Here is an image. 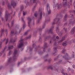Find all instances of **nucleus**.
<instances>
[{
    "label": "nucleus",
    "mask_w": 75,
    "mask_h": 75,
    "mask_svg": "<svg viewBox=\"0 0 75 75\" xmlns=\"http://www.w3.org/2000/svg\"><path fill=\"white\" fill-rule=\"evenodd\" d=\"M44 47H44L40 48L38 50V53L39 54H42L45 52L44 50H45V48H47V47H48L47 43L45 42L44 43Z\"/></svg>",
    "instance_id": "1"
},
{
    "label": "nucleus",
    "mask_w": 75,
    "mask_h": 75,
    "mask_svg": "<svg viewBox=\"0 0 75 75\" xmlns=\"http://www.w3.org/2000/svg\"><path fill=\"white\" fill-rule=\"evenodd\" d=\"M48 69H50L52 71H57V64H54V66H53L52 65H50L48 67Z\"/></svg>",
    "instance_id": "2"
},
{
    "label": "nucleus",
    "mask_w": 75,
    "mask_h": 75,
    "mask_svg": "<svg viewBox=\"0 0 75 75\" xmlns=\"http://www.w3.org/2000/svg\"><path fill=\"white\" fill-rule=\"evenodd\" d=\"M39 18L38 20L37 21L38 23H39L40 21V20H41L42 19V11L40 9H39Z\"/></svg>",
    "instance_id": "3"
},
{
    "label": "nucleus",
    "mask_w": 75,
    "mask_h": 75,
    "mask_svg": "<svg viewBox=\"0 0 75 75\" xmlns=\"http://www.w3.org/2000/svg\"><path fill=\"white\" fill-rule=\"evenodd\" d=\"M46 10L47 11V15H50L51 14V10L50 9V6H49V5L48 4H47V7H46Z\"/></svg>",
    "instance_id": "4"
},
{
    "label": "nucleus",
    "mask_w": 75,
    "mask_h": 75,
    "mask_svg": "<svg viewBox=\"0 0 75 75\" xmlns=\"http://www.w3.org/2000/svg\"><path fill=\"white\" fill-rule=\"evenodd\" d=\"M19 42H20L18 45V48H21L24 46V42H23V40L21 39L20 40H19Z\"/></svg>",
    "instance_id": "5"
},
{
    "label": "nucleus",
    "mask_w": 75,
    "mask_h": 75,
    "mask_svg": "<svg viewBox=\"0 0 75 75\" xmlns=\"http://www.w3.org/2000/svg\"><path fill=\"white\" fill-rule=\"evenodd\" d=\"M57 46V42H55L54 43V47L53 48L54 50V51H55V52L53 53V56H55V55H56V53H57V47H55Z\"/></svg>",
    "instance_id": "6"
},
{
    "label": "nucleus",
    "mask_w": 75,
    "mask_h": 75,
    "mask_svg": "<svg viewBox=\"0 0 75 75\" xmlns=\"http://www.w3.org/2000/svg\"><path fill=\"white\" fill-rule=\"evenodd\" d=\"M10 17H11V15L10 13H8L7 11H6L5 17L6 21L8 20V18H10Z\"/></svg>",
    "instance_id": "7"
},
{
    "label": "nucleus",
    "mask_w": 75,
    "mask_h": 75,
    "mask_svg": "<svg viewBox=\"0 0 75 75\" xmlns=\"http://www.w3.org/2000/svg\"><path fill=\"white\" fill-rule=\"evenodd\" d=\"M65 56L63 57V58H64L65 59H66L67 60H70V59H71V58L68 56V53H66L65 54Z\"/></svg>",
    "instance_id": "8"
},
{
    "label": "nucleus",
    "mask_w": 75,
    "mask_h": 75,
    "mask_svg": "<svg viewBox=\"0 0 75 75\" xmlns=\"http://www.w3.org/2000/svg\"><path fill=\"white\" fill-rule=\"evenodd\" d=\"M69 13H71L70 14V15H71V16H69V18H73L74 17V16L73 15V14H72L71 13H74V14L75 15V10H70L69 11Z\"/></svg>",
    "instance_id": "9"
},
{
    "label": "nucleus",
    "mask_w": 75,
    "mask_h": 75,
    "mask_svg": "<svg viewBox=\"0 0 75 75\" xmlns=\"http://www.w3.org/2000/svg\"><path fill=\"white\" fill-rule=\"evenodd\" d=\"M64 3H62V4H63V6H64V7H67V6H69V2L68 1H65Z\"/></svg>",
    "instance_id": "10"
},
{
    "label": "nucleus",
    "mask_w": 75,
    "mask_h": 75,
    "mask_svg": "<svg viewBox=\"0 0 75 75\" xmlns=\"http://www.w3.org/2000/svg\"><path fill=\"white\" fill-rule=\"evenodd\" d=\"M17 53V49H16L14 51V56L13 57V58L14 59H16V55Z\"/></svg>",
    "instance_id": "11"
},
{
    "label": "nucleus",
    "mask_w": 75,
    "mask_h": 75,
    "mask_svg": "<svg viewBox=\"0 0 75 75\" xmlns=\"http://www.w3.org/2000/svg\"><path fill=\"white\" fill-rule=\"evenodd\" d=\"M11 5L12 6L13 8H14L15 7H16L17 5V4L14 2L13 0L12 1L11 3Z\"/></svg>",
    "instance_id": "12"
},
{
    "label": "nucleus",
    "mask_w": 75,
    "mask_h": 75,
    "mask_svg": "<svg viewBox=\"0 0 75 75\" xmlns=\"http://www.w3.org/2000/svg\"><path fill=\"white\" fill-rule=\"evenodd\" d=\"M21 20L23 23V28H24L25 27H26V25L25 24V21L23 19V18H21Z\"/></svg>",
    "instance_id": "13"
},
{
    "label": "nucleus",
    "mask_w": 75,
    "mask_h": 75,
    "mask_svg": "<svg viewBox=\"0 0 75 75\" xmlns=\"http://www.w3.org/2000/svg\"><path fill=\"white\" fill-rule=\"evenodd\" d=\"M28 26L30 28H31L30 27V24H31V19L29 17H28Z\"/></svg>",
    "instance_id": "14"
},
{
    "label": "nucleus",
    "mask_w": 75,
    "mask_h": 75,
    "mask_svg": "<svg viewBox=\"0 0 75 75\" xmlns=\"http://www.w3.org/2000/svg\"><path fill=\"white\" fill-rule=\"evenodd\" d=\"M54 26H52L50 28V29L49 30V32L51 34H52L53 33L52 32V31H53V29H54Z\"/></svg>",
    "instance_id": "15"
},
{
    "label": "nucleus",
    "mask_w": 75,
    "mask_h": 75,
    "mask_svg": "<svg viewBox=\"0 0 75 75\" xmlns=\"http://www.w3.org/2000/svg\"><path fill=\"white\" fill-rule=\"evenodd\" d=\"M57 33L58 35H62V33H61V32L59 31V27H58L57 28Z\"/></svg>",
    "instance_id": "16"
},
{
    "label": "nucleus",
    "mask_w": 75,
    "mask_h": 75,
    "mask_svg": "<svg viewBox=\"0 0 75 75\" xmlns=\"http://www.w3.org/2000/svg\"><path fill=\"white\" fill-rule=\"evenodd\" d=\"M57 23V18H54L53 20V22L52 23V25H54L56 23Z\"/></svg>",
    "instance_id": "17"
},
{
    "label": "nucleus",
    "mask_w": 75,
    "mask_h": 75,
    "mask_svg": "<svg viewBox=\"0 0 75 75\" xmlns=\"http://www.w3.org/2000/svg\"><path fill=\"white\" fill-rule=\"evenodd\" d=\"M32 47L33 48H35L36 51H37L38 48V47H37V46L35 44H33L32 45Z\"/></svg>",
    "instance_id": "18"
},
{
    "label": "nucleus",
    "mask_w": 75,
    "mask_h": 75,
    "mask_svg": "<svg viewBox=\"0 0 75 75\" xmlns=\"http://www.w3.org/2000/svg\"><path fill=\"white\" fill-rule=\"evenodd\" d=\"M66 38V36H64L63 38H62V40H61L60 41H59L58 43H61L63 41H64L65 40V38Z\"/></svg>",
    "instance_id": "19"
},
{
    "label": "nucleus",
    "mask_w": 75,
    "mask_h": 75,
    "mask_svg": "<svg viewBox=\"0 0 75 75\" xmlns=\"http://www.w3.org/2000/svg\"><path fill=\"white\" fill-rule=\"evenodd\" d=\"M11 58H10L8 60V63L6 65V66H7L8 64H10V63L11 62Z\"/></svg>",
    "instance_id": "20"
},
{
    "label": "nucleus",
    "mask_w": 75,
    "mask_h": 75,
    "mask_svg": "<svg viewBox=\"0 0 75 75\" xmlns=\"http://www.w3.org/2000/svg\"><path fill=\"white\" fill-rule=\"evenodd\" d=\"M52 39L54 41H55L57 40V36H56V35H53L52 38Z\"/></svg>",
    "instance_id": "21"
},
{
    "label": "nucleus",
    "mask_w": 75,
    "mask_h": 75,
    "mask_svg": "<svg viewBox=\"0 0 75 75\" xmlns=\"http://www.w3.org/2000/svg\"><path fill=\"white\" fill-rule=\"evenodd\" d=\"M75 26L72 29L71 31V34H74L75 33Z\"/></svg>",
    "instance_id": "22"
},
{
    "label": "nucleus",
    "mask_w": 75,
    "mask_h": 75,
    "mask_svg": "<svg viewBox=\"0 0 75 75\" xmlns=\"http://www.w3.org/2000/svg\"><path fill=\"white\" fill-rule=\"evenodd\" d=\"M53 7L54 8V10H55V9H56V7H57V4H55V2H53Z\"/></svg>",
    "instance_id": "23"
},
{
    "label": "nucleus",
    "mask_w": 75,
    "mask_h": 75,
    "mask_svg": "<svg viewBox=\"0 0 75 75\" xmlns=\"http://www.w3.org/2000/svg\"><path fill=\"white\" fill-rule=\"evenodd\" d=\"M62 45L64 47H65V46H67V42L65 41L63 42L62 43Z\"/></svg>",
    "instance_id": "24"
},
{
    "label": "nucleus",
    "mask_w": 75,
    "mask_h": 75,
    "mask_svg": "<svg viewBox=\"0 0 75 75\" xmlns=\"http://www.w3.org/2000/svg\"><path fill=\"white\" fill-rule=\"evenodd\" d=\"M16 40H17V39H15L13 41L12 40V39L11 38L10 40V41L11 42H15L16 41Z\"/></svg>",
    "instance_id": "25"
},
{
    "label": "nucleus",
    "mask_w": 75,
    "mask_h": 75,
    "mask_svg": "<svg viewBox=\"0 0 75 75\" xmlns=\"http://www.w3.org/2000/svg\"><path fill=\"white\" fill-rule=\"evenodd\" d=\"M58 9H60L61 8H62V6H61V4H59L58 5Z\"/></svg>",
    "instance_id": "26"
},
{
    "label": "nucleus",
    "mask_w": 75,
    "mask_h": 75,
    "mask_svg": "<svg viewBox=\"0 0 75 75\" xmlns=\"http://www.w3.org/2000/svg\"><path fill=\"white\" fill-rule=\"evenodd\" d=\"M13 48L14 47H13V46H9L8 47V50H10V49L12 50V49H13Z\"/></svg>",
    "instance_id": "27"
},
{
    "label": "nucleus",
    "mask_w": 75,
    "mask_h": 75,
    "mask_svg": "<svg viewBox=\"0 0 75 75\" xmlns=\"http://www.w3.org/2000/svg\"><path fill=\"white\" fill-rule=\"evenodd\" d=\"M2 10V8L0 7V16H1V14H2V12L0 11H1Z\"/></svg>",
    "instance_id": "28"
},
{
    "label": "nucleus",
    "mask_w": 75,
    "mask_h": 75,
    "mask_svg": "<svg viewBox=\"0 0 75 75\" xmlns=\"http://www.w3.org/2000/svg\"><path fill=\"white\" fill-rule=\"evenodd\" d=\"M8 7L9 9H11V5H10V4H8Z\"/></svg>",
    "instance_id": "29"
},
{
    "label": "nucleus",
    "mask_w": 75,
    "mask_h": 75,
    "mask_svg": "<svg viewBox=\"0 0 75 75\" xmlns=\"http://www.w3.org/2000/svg\"><path fill=\"white\" fill-rule=\"evenodd\" d=\"M14 31L13 30H11V32L10 35H12L13 34H14Z\"/></svg>",
    "instance_id": "30"
},
{
    "label": "nucleus",
    "mask_w": 75,
    "mask_h": 75,
    "mask_svg": "<svg viewBox=\"0 0 75 75\" xmlns=\"http://www.w3.org/2000/svg\"><path fill=\"white\" fill-rule=\"evenodd\" d=\"M39 30L40 32V34L41 35V31H42V29L41 28H39Z\"/></svg>",
    "instance_id": "31"
},
{
    "label": "nucleus",
    "mask_w": 75,
    "mask_h": 75,
    "mask_svg": "<svg viewBox=\"0 0 75 75\" xmlns=\"http://www.w3.org/2000/svg\"><path fill=\"white\" fill-rule=\"evenodd\" d=\"M65 51H66L65 49H63V50H62V53L65 54Z\"/></svg>",
    "instance_id": "32"
},
{
    "label": "nucleus",
    "mask_w": 75,
    "mask_h": 75,
    "mask_svg": "<svg viewBox=\"0 0 75 75\" xmlns=\"http://www.w3.org/2000/svg\"><path fill=\"white\" fill-rule=\"evenodd\" d=\"M61 72L62 73V74H63V75H68L67 74V73H64L62 71Z\"/></svg>",
    "instance_id": "33"
},
{
    "label": "nucleus",
    "mask_w": 75,
    "mask_h": 75,
    "mask_svg": "<svg viewBox=\"0 0 75 75\" xmlns=\"http://www.w3.org/2000/svg\"><path fill=\"white\" fill-rule=\"evenodd\" d=\"M50 38V36H48L46 37L45 39L46 40H48Z\"/></svg>",
    "instance_id": "34"
},
{
    "label": "nucleus",
    "mask_w": 75,
    "mask_h": 75,
    "mask_svg": "<svg viewBox=\"0 0 75 75\" xmlns=\"http://www.w3.org/2000/svg\"><path fill=\"white\" fill-rule=\"evenodd\" d=\"M38 15V13H37V12H36V13H35L34 14V16L35 17H37V15Z\"/></svg>",
    "instance_id": "35"
},
{
    "label": "nucleus",
    "mask_w": 75,
    "mask_h": 75,
    "mask_svg": "<svg viewBox=\"0 0 75 75\" xmlns=\"http://www.w3.org/2000/svg\"><path fill=\"white\" fill-rule=\"evenodd\" d=\"M62 13H65L66 12V10L65 9H64L62 11Z\"/></svg>",
    "instance_id": "36"
},
{
    "label": "nucleus",
    "mask_w": 75,
    "mask_h": 75,
    "mask_svg": "<svg viewBox=\"0 0 75 75\" xmlns=\"http://www.w3.org/2000/svg\"><path fill=\"white\" fill-rule=\"evenodd\" d=\"M28 30L26 32H25L24 34L25 35H26L28 34Z\"/></svg>",
    "instance_id": "37"
},
{
    "label": "nucleus",
    "mask_w": 75,
    "mask_h": 75,
    "mask_svg": "<svg viewBox=\"0 0 75 75\" xmlns=\"http://www.w3.org/2000/svg\"><path fill=\"white\" fill-rule=\"evenodd\" d=\"M23 6H21V11H22V10H23Z\"/></svg>",
    "instance_id": "38"
},
{
    "label": "nucleus",
    "mask_w": 75,
    "mask_h": 75,
    "mask_svg": "<svg viewBox=\"0 0 75 75\" xmlns=\"http://www.w3.org/2000/svg\"><path fill=\"white\" fill-rule=\"evenodd\" d=\"M14 25V20H13L11 23V26H13Z\"/></svg>",
    "instance_id": "39"
},
{
    "label": "nucleus",
    "mask_w": 75,
    "mask_h": 75,
    "mask_svg": "<svg viewBox=\"0 0 75 75\" xmlns=\"http://www.w3.org/2000/svg\"><path fill=\"white\" fill-rule=\"evenodd\" d=\"M45 24L44 23V24H43L42 25V29L45 28Z\"/></svg>",
    "instance_id": "40"
},
{
    "label": "nucleus",
    "mask_w": 75,
    "mask_h": 75,
    "mask_svg": "<svg viewBox=\"0 0 75 75\" xmlns=\"http://www.w3.org/2000/svg\"><path fill=\"white\" fill-rule=\"evenodd\" d=\"M6 48H7V46H5L4 48V50L2 52H4V50H6Z\"/></svg>",
    "instance_id": "41"
},
{
    "label": "nucleus",
    "mask_w": 75,
    "mask_h": 75,
    "mask_svg": "<svg viewBox=\"0 0 75 75\" xmlns=\"http://www.w3.org/2000/svg\"><path fill=\"white\" fill-rule=\"evenodd\" d=\"M70 23H72V19H71L69 20Z\"/></svg>",
    "instance_id": "42"
},
{
    "label": "nucleus",
    "mask_w": 75,
    "mask_h": 75,
    "mask_svg": "<svg viewBox=\"0 0 75 75\" xmlns=\"http://www.w3.org/2000/svg\"><path fill=\"white\" fill-rule=\"evenodd\" d=\"M11 53H12V51H10L8 53V55H10L11 54Z\"/></svg>",
    "instance_id": "43"
},
{
    "label": "nucleus",
    "mask_w": 75,
    "mask_h": 75,
    "mask_svg": "<svg viewBox=\"0 0 75 75\" xmlns=\"http://www.w3.org/2000/svg\"><path fill=\"white\" fill-rule=\"evenodd\" d=\"M8 39H7L6 40V44H7L8 43Z\"/></svg>",
    "instance_id": "44"
},
{
    "label": "nucleus",
    "mask_w": 75,
    "mask_h": 75,
    "mask_svg": "<svg viewBox=\"0 0 75 75\" xmlns=\"http://www.w3.org/2000/svg\"><path fill=\"white\" fill-rule=\"evenodd\" d=\"M30 38H31V35H30L28 37L26 38V39L27 40V39H30Z\"/></svg>",
    "instance_id": "45"
},
{
    "label": "nucleus",
    "mask_w": 75,
    "mask_h": 75,
    "mask_svg": "<svg viewBox=\"0 0 75 75\" xmlns=\"http://www.w3.org/2000/svg\"><path fill=\"white\" fill-rule=\"evenodd\" d=\"M42 39V38H41V37H40V38L39 40V41L40 42H41Z\"/></svg>",
    "instance_id": "46"
},
{
    "label": "nucleus",
    "mask_w": 75,
    "mask_h": 75,
    "mask_svg": "<svg viewBox=\"0 0 75 75\" xmlns=\"http://www.w3.org/2000/svg\"><path fill=\"white\" fill-rule=\"evenodd\" d=\"M37 33V31H35L33 33L34 35H35V34H36V33Z\"/></svg>",
    "instance_id": "47"
},
{
    "label": "nucleus",
    "mask_w": 75,
    "mask_h": 75,
    "mask_svg": "<svg viewBox=\"0 0 75 75\" xmlns=\"http://www.w3.org/2000/svg\"><path fill=\"white\" fill-rule=\"evenodd\" d=\"M47 57H48V54H46L44 57V58H47Z\"/></svg>",
    "instance_id": "48"
},
{
    "label": "nucleus",
    "mask_w": 75,
    "mask_h": 75,
    "mask_svg": "<svg viewBox=\"0 0 75 75\" xmlns=\"http://www.w3.org/2000/svg\"><path fill=\"white\" fill-rule=\"evenodd\" d=\"M59 20H60V18H57V21H58V23L59 22Z\"/></svg>",
    "instance_id": "49"
},
{
    "label": "nucleus",
    "mask_w": 75,
    "mask_h": 75,
    "mask_svg": "<svg viewBox=\"0 0 75 75\" xmlns=\"http://www.w3.org/2000/svg\"><path fill=\"white\" fill-rule=\"evenodd\" d=\"M2 44V42H1L0 43V48H1L2 47V45H1Z\"/></svg>",
    "instance_id": "50"
},
{
    "label": "nucleus",
    "mask_w": 75,
    "mask_h": 75,
    "mask_svg": "<svg viewBox=\"0 0 75 75\" xmlns=\"http://www.w3.org/2000/svg\"><path fill=\"white\" fill-rule=\"evenodd\" d=\"M61 57V55H59L57 57V58H60Z\"/></svg>",
    "instance_id": "51"
},
{
    "label": "nucleus",
    "mask_w": 75,
    "mask_h": 75,
    "mask_svg": "<svg viewBox=\"0 0 75 75\" xmlns=\"http://www.w3.org/2000/svg\"><path fill=\"white\" fill-rule=\"evenodd\" d=\"M3 32H4V29H2V30L1 31V34H3Z\"/></svg>",
    "instance_id": "52"
},
{
    "label": "nucleus",
    "mask_w": 75,
    "mask_h": 75,
    "mask_svg": "<svg viewBox=\"0 0 75 75\" xmlns=\"http://www.w3.org/2000/svg\"><path fill=\"white\" fill-rule=\"evenodd\" d=\"M22 29H21L20 30H19V31L18 33L19 34H20V33H21V31H22Z\"/></svg>",
    "instance_id": "53"
},
{
    "label": "nucleus",
    "mask_w": 75,
    "mask_h": 75,
    "mask_svg": "<svg viewBox=\"0 0 75 75\" xmlns=\"http://www.w3.org/2000/svg\"><path fill=\"white\" fill-rule=\"evenodd\" d=\"M2 53H3V52H0V57H1V56L2 55Z\"/></svg>",
    "instance_id": "54"
},
{
    "label": "nucleus",
    "mask_w": 75,
    "mask_h": 75,
    "mask_svg": "<svg viewBox=\"0 0 75 75\" xmlns=\"http://www.w3.org/2000/svg\"><path fill=\"white\" fill-rule=\"evenodd\" d=\"M23 16L25 15V12L23 11Z\"/></svg>",
    "instance_id": "55"
},
{
    "label": "nucleus",
    "mask_w": 75,
    "mask_h": 75,
    "mask_svg": "<svg viewBox=\"0 0 75 75\" xmlns=\"http://www.w3.org/2000/svg\"><path fill=\"white\" fill-rule=\"evenodd\" d=\"M63 30L65 31H67V28H63Z\"/></svg>",
    "instance_id": "56"
},
{
    "label": "nucleus",
    "mask_w": 75,
    "mask_h": 75,
    "mask_svg": "<svg viewBox=\"0 0 75 75\" xmlns=\"http://www.w3.org/2000/svg\"><path fill=\"white\" fill-rule=\"evenodd\" d=\"M15 34H18V32H17V30H15Z\"/></svg>",
    "instance_id": "57"
},
{
    "label": "nucleus",
    "mask_w": 75,
    "mask_h": 75,
    "mask_svg": "<svg viewBox=\"0 0 75 75\" xmlns=\"http://www.w3.org/2000/svg\"><path fill=\"white\" fill-rule=\"evenodd\" d=\"M2 6H4V1H3L2 3Z\"/></svg>",
    "instance_id": "58"
},
{
    "label": "nucleus",
    "mask_w": 75,
    "mask_h": 75,
    "mask_svg": "<svg viewBox=\"0 0 75 75\" xmlns=\"http://www.w3.org/2000/svg\"><path fill=\"white\" fill-rule=\"evenodd\" d=\"M67 17H68V16H67V15H66L64 16V18H67Z\"/></svg>",
    "instance_id": "59"
},
{
    "label": "nucleus",
    "mask_w": 75,
    "mask_h": 75,
    "mask_svg": "<svg viewBox=\"0 0 75 75\" xmlns=\"http://www.w3.org/2000/svg\"><path fill=\"white\" fill-rule=\"evenodd\" d=\"M72 67L73 68H75V65H74V64L73 65Z\"/></svg>",
    "instance_id": "60"
},
{
    "label": "nucleus",
    "mask_w": 75,
    "mask_h": 75,
    "mask_svg": "<svg viewBox=\"0 0 75 75\" xmlns=\"http://www.w3.org/2000/svg\"><path fill=\"white\" fill-rule=\"evenodd\" d=\"M52 60V59H49L48 60V61L49 62H50V61H51Z\"/></svg>",
    "instance_id": "61"
},
{
    "label": "nucleus",
    "mask_w": 75,
    "mask_h": 75,
    "mask_svg": "<svg viewBox=\"0 0 75 75\" xmlns=\"http://www.w3.org/2000/svg\"><path fill=\"white\" fill-rule=\"evenodd\" d=\"M29 4V3L28 2L27 4H26V6H28V4Z\"/></svg>",
    "instance_id": "62"
},
{
    "label": "nucleus",
    "mask_w": 75,
    "mask_h": 75,
    "mask_svg": "<svg viewBox=\"0 0 75 75\" xmlns=\"http://www.w3.org/2000/svg\"><path fill=\"white\" fill-rule=\"evenodd\" d=\"M6 35H7V30H6Z\"/></svg>",
    "instance_id": "63"
},
{
    "label": "nucleus",
    "mask_w": 75,
    "mask_h": 75,
    "mask_svg": "<svg viewBox=\"0 0 75 75\" xmlns=\"http://www.w3.org/2000/svg\"><path fill=\"white\" fill-rule=\"evenodd\" d=\"M30 51L31 52V51H32L33 49H32V48H30Z\"/></svg>",
    "instance_id": "64"
}]
</instances>
